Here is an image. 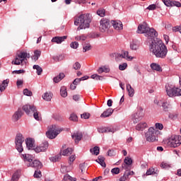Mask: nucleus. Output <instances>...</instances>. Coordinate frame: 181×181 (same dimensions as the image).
I'll return each mask as SVG.
<instances>
[{
    "label": "nucleus",
    "mask_w": 181,
    "mask_h": 181,
    "mask_svg": "<svg viewBox=\"0 0 181 181\" xmlns=\"http://www.w3.org/2000/svg\"><path fill=\"white\" fill-rule=\"evenodd\" d=\"M40 54H42V52H40V50H35L34 52V60L36 62L37 60H39V57L40 56Z\"/></svg>",
    "instance_id": "nucleus-41"
},
{
    "label": "nucleus",
    "mask_w": 181,
    "mask_h": 181,
    "mask_svg": "<svg viewBox=\"0 0 181 181\" xmlns=\"http://www.w3.org/2000/svg\"><path fill=\"white\" fill-rule=\"evenodd\" d=\"M53 97V93L51 92H46L42 95V98L45 101H52V98Z\"/></svg>",
    "instance_id": "nucleus-28"
},
{
    "label": "nucleus",
    "mask_w": 181,
    "mask_h": 181,
    "mask_svg": "<svg viewBox=\"0 0 181 181\" xmlns=\"http://www.w3.org/2000/svg\"><path fill=\"white\" fill-rule=\"evenodd\" d=\"M129 176H131V173L125 172L124 174L119 178V181H127Z\"/></svg>",
    "instance_id": "nucleus-33"
},
{
    "label": "nucleus",
    "mask_w": 181,
    "mask_h": 181,
    "mask_svg": "<svg viewBox=\"0 0 181 181\" xmlns=\"http://www.w3.org/2000/svg\"><path fill=\"white\" fill-rule=\"evenodd\" d=\"M90 152L93 153V155H95L96 156L100 155V147L98 146H95L93 148L90 149Z\"/></svg>",
    "instance_id": "nucleus-38"
},
{
    "label": "nucleus",
    "mask_w": 181,
    "mask_h": 181,
    "mask_svg": "<svg viewBox=\"0 0 181 181\" xmlns=\"http://www.w3.org/2000/svg\"><path fill=\"white\" fill-rule=\"evenodd\" d=\"M47 148H49V142L44 141L37 146L34 151L36 153H40V152H46L47 151Z\"/></svg>",
    "instance_id": "nucleus-11"
},
{
    "label": "nucleus",
    "mask_w": 181,
    "mask_h": 181,
    "mask_svg": "<svg viewBox=\"0 0 181 181\" xmlns=\"http://www.w3.org/2000/svg\"><path fill=\"white\" fill-rule=\"evenodd\" d=\"M74 25L78 27V30H81V29H87L90 28V23H91V14H81L78 17L74 18Z\"/></svg>",
    "instance_id": "nucleus-2"
},
{
    "label": "nucleus",
    "mask_w": 181,
    "mask_h": 181,
    "mask_svg": "<svg viewBox=\"0 0 181 181\" xmlns=\"http://www.w3.org/2000/svg\"><path fill=\"white\" fill-rule=\"evenodd\" d=\"M156 129H160V131H162L163 129V124L161 123H156L155 124Z\"/></svg>",
    "instance_id": "nucleus-52"
},
{
    "label": "nucleus",
    "mask_w": 181,
    "mask_h": 181,
    "mask_svg": "<svg viewBox=\"0 0 181 181\" xmlns=\"http://www.w3.org/2000/svg\"><path fill=\"white\" fill-rule=\"evenodd\" d=\"M166 93L169 97H177L181 95V89L179 88L171 87L169 85L165 86Z\"/></svg>",
    "instance_id": "nucleus-10"
},
{
    "label": "nucleus",
    "mask_w": 181,
    "mask_h": 181,
    "mask_svg": "<svg viewBox=\"0 0 181 181\" xmlns=\"http://www.w3.org/2000/svg\"><path fill=\"white\" fill-rule=\"evenodd\" d=\"M25 142V137H23V135L21 133H18L15 138V144H16V148L17 151L21 153V152H23V146H22V144Z\"/></svg>",
    "instance_id": "nucleus-7"
},
{
    "label": "nucleus",
    "mask_w": 181,
    "mask_h": 181,
    "mask_svg": "<svg viewBox=\"0 0 181 181\" xmlns=\"http://www.w3.org/2000/svg\"><path fill=\"white\" fill-rule=\"evenodd\" d=\"M168 103H163L162 105L163 108H164L165 111H168Z\"/></svg>",
    "instance_id": "nucleus-63"
},
{
    "label": "nucleus",
    "mask_w": 181,
    "mask_h": 181,
    "mask_svg": "<svg viewBox=\"0 0 181 181\" xmlns=\"http://www.w3.org/2000/svg\"><path fill=\"white\" fill-rule=\"evenodd\" d=\"M81 117L83 118L84 119H88V118H90V113L85 112L81 115Z\"/></svg>",
    "instance_id": "nucleus-54"
},
{
    "label": "nucleus",
    "mask_w": 181,
    "mask_h": 181,
    "mask_svg": "<svg viewBox=\"0 0 181 181\" xmlns=\"http://www.w3.org/2000/svg\"><path fill=\"white\" fill-rule=\"evenodd\" d=\"M130 49H132V50H138V49H139V42L136 40H133L130 43Z\"/></svg>",
    "instance_id": "nucleus-27"
},
{
    "label": "nucleus",
    "mask_w": 181,
    "mask_h": 181,
    "mask_svg": "<svg viewBox=\"0 0 181 181\" xmlns=\"http://www.w3.org/2000/svg\"><path fill=\"white\" fill-rule=\"evenodd\" d=\"M98 131L100 134H107V132H112L114 134L115 132V129L112 127H99L98 128Z\"/></svg>",
    "instance_id": "nucleus-16"
},
{
    "label": "nucleus",
    "mask_w": 181,
    "mask_h": 181,
    "mask_svg": "<svg viewBox=\"0 0 181 181\" xmlns=\"http://www.w3.org/2000/svg\"><path fill=\"white\" fill-rule=\"evenodd\" d=\"M74 160H76V156H71L69 157V165H71L72 162H74Z\"/></svg>",
    "instance_id": "nucleus-60"
},
{
    "label": "nucleus",
    "mask_w": 181,
    "mask_h": 181,
    "mask_svg": "<svg viewBox=\"0 0 181 181\" xmlns=\"http://www.w3.org/2000/svg\"><path fill=\"white\" fill-rule=\"evenodd\" d=\"M42 163L37 160H34L33 162L28 164V168H37V169H42Z\"/></svg>",
    "instance_id": "nucleus-17"
},
{
    "label": "nucleus",
    "mask_w": 181,
    "mask_h": 181,
    "mask_svg": "<svg viewBox=\"0 0 181 181\" xmlns=\"http://www.w3.org/2000/svg\"><path fill=\"white\" fill-rule=\"evenodd\" d=\"M71 153H73V148H68L62 152V155L64 156H69V155H71Z\"/></svg>",
    "instance_id": "nucleus-37"
},
{
    "label": "nucleus",
    "mask_w": 181,
    "mask_h": 181,
    "mask_svg": "<svg viewBox=\"0 0 181 181\" xmlns=\"http://www.w3.org/2000/svg\"><path fill=\"white\" fill-rule=\"evenodd\" d=\"M151 68L152 70H156V71H162V67H160V65L156 63H152L151 64Z\"/></svg>",
    "instance_id": "nucleus-32"
},
{
    "label": "nucleus",
    "mask_w": 181,
    "mask_h": 181,
    "mask_svg": "<svg viewBox=\"0 0 181 181\" xmlns=\"http://www.w3.org/2000/svg\"><path fill=\"white\" fill-rule=\"evenodd\" d=\"M160 167H161L163 169H169L170 165H169V164H168V163H162L161 165H160Z\"/></svg>",
    "instance_id": "nucleus-57"
},
{
    "label": "nucleus",
    "mask_w": 181,
    "mask_h": 181,
    "mask_svg": "<svg viewBox=\"0 0 181 181\" xmlns=\"http://www.w3.org/2000/svg\"><path fill=\"white\" fill-rule=\"evenodd\" d=\"M128 67V64L127 63H123L119 66V69L121 71L125 70Z\"/></svg>",
    "instance_id": "nucleus-51"
},
{
    "label": "nucleus",
    "mask_w": 181,
    "mask_h": 181,
    "mask_svg": "<svg viewBox=\"0 0 181 181\" xmlns=\"http://www.w3.org/2000/svg\"><path fill=\"white\" fill-rule=\"evenodd\" d=\"M70 121H74V122H76V121H78V117H77V115L72 113L69 117Z\"/></svg>",
    "instance_id": "nucleus-45"
},
{
    "label": "nucleus",
    "mask_w": 181,
    "mask_h": 181,
    "mask_svg": "<svg viewBox=\"0 0 181 181\" xmlns=\"http://www.w3.org/2000/svg\"><path fill=\"white\" fill-rule=\"evenodd\" d=\"M150 52L153 53L156 57L165 59L166 54H168V47L163 44L162 40L156 38L150 45Z\"/></svg>",
    "instance_id": "nucleus-1"
},
{
    "label": "nucleus",
    "mask_w": 181,
    "mask_h": 181,
    "mask_svg": "<svg viewBox=\"0 0 181 181\" xmlns=\"http://www.w3.org/2000/svg\"><path fill=\"white\" fill-rule=\"evenodd\" d=\"M168 146L171 148H177V146H180L181 145V136L174 135L172 136L168 141Z\"/></svg>",
    "instance_id": "nucleus-8"
},
{
    "label": "nucleus",
    "mask_w": 181,
    "mask_h": 181,
    "mask_svg": "<svg viewBox=\"0 0 181 181\" xmlns=\"http://www.w3.org/2000/svg\"><path fill=\"white\" fill-rule=\"evenodd\" d=\"M110 71V69H107L106 66H101L98 69V73L101 74L102 73H108Z\"/></svg>",
    "instance_id": "nucleus-39"
},
{
    "label": "nucleus",
    "mask_w": 181,
    "mask_h": 181,
    "mask_svg": "<svg viewBox=\"0 0 181 181\" xmlns=\"http://www.w3.org/2000/svg\"><path fill=\"white\" fill-rule=\"evenodd\" d=\"M23 110L25 111L27 115H30V112H33L35 119H36L37 121H40L39 112H37V110L36 109V107H35V105H25L23 106Z\"/></svg>",
    "instance_id": "nucleus-5"
},
{
    "label": "nucleus",
    "mask_w": 181,
    "mask_h": 181,
    "mask_svg": "<svg viewBox=\"0 0 181 181\" xmlns=\"http://www.w3.org/2000/svg\"><path fill=\"white\" fill-rule=\"evenodd\" d=\"M111 23L116 30H122L123 29V25H122V22L119 21H112Z\"/></svg>",
    "instance_id": "nucleus-15"
},
{
    "label": "nucleus",
    "mask_w": 181,
    "mask_h": 181,
    "mask_svg": "<svg viewBox=\"0 0 181 181\" xmlns=\"http://www.w3.org/2000/svg\"><path fill=\"white\" fill-rule=\"evenodd\" d=\"M104 160H105L104 157L99 156L98 158V160H96V162H98V163H100V165H101L103 168H105L106 165Z\"/></svg>",
    "instance_id": "nucleus-34"
},
{
    "label": "nucleus",
    "mask_w": 181,
    "mask_h": 181,
    "mask_svg": "<svg viewBox=\"0 0 181 181\" xmlns=\"http://www.w3.org/2000/svg\"><path fill=\"white\" fill-rule=\"evenodd\" d=\"M110 28H111V23L110 22V19L107 18H102L100 21L99 29L102 33H105V32H108L110 30Z\"/></svg>",
    "instance_id": "nucleus-9"
},
{
    "label": "nucleus",
    "mask_w": 181,
    "mask_h": 181,
    "mask_svg": "<svg viewBox=\"0 0 181 181\" xmlns=\"http://www.w3.org/2000/svg\"><path fill=\"white\" fill-rule=\"evenodd\" d=\"M147 9H148V11H155V9H156V5L151 4L147 7Z\"/></svg>",
    "instance_id": "nucleus-58"
},
{
    "label": "nucleus",
    "mask_w": 181,
    "mask_h": 181,
    "mask_svg": "<svg viewBox=\"0 0 181 181\" xmlns=\"http://www.w3.org/2000/svg\"><path fill=\"white\" fill-rule=\"evenodd\" d=\"M97 15H98L101 18H104V16H105V10H104L103 8L98 10Z\"/></svg>",
    "instance_id": "nucleus-43"
},
{
    "label": "nucleus",
    "mask_w": 181,
    "mask_h": 181,
    "mask_svg": "<svg viewBox=\"0 0 181 181\" xmlns=\"http://www.w3.org/2000/svg\"><path fill=\"white\" fill-rule=\"evenodd\" d=\"M88 78H90V77L88 76H83L80 78H78L79 81H84V80H88Z\"/></svg>",
    "instance_id": "nucleus-62"
},
{
    "label": "nucleus",
    "mask_w": 181,
    "mask_h": 181,
    "mask_svg": "<svg viewBox=\"0 0 181 181\" xmlns=\"http://www.w3.org/2000/svg\"><path fill=\"white\" fill-rule=\"evenodd\" d=\"M72 139H74L76 144H78L83 139V133L76 132L71 135Z\"/></svg>",
    "instance_id": "nucleus-14"
},
{
    "label": "nucleus",
    "mask_w": 181,
    "mask_h": 181,
    "mask_svg": "<svg viewBox=\"0 0 181 181\" xmlns=\"http://www.w3.org/2000/svg\"><path fill=\"white\" fill-rule=\"evenodd\" d=\"M8 84H9V79H6L3 81L2 83L0 85V95L3 91H5V90H6V87H8Z\"/></svg>",
    "instance_id": "nucleus-24"
},
{
    "label": "nucleus",
    "mask_w": 181,
    "mask_h": 181,
    "mask_svg": "<svg viewBox=\"0 0 181 181\" xmlns=\"http://www.w3.org/2000/svg\"><path fill=\"white\" fill-rule=\"evenodd\" d=\"M148 127V124H146V122H142L139 123L136 126V131H144V129H145V128Z\"/></svg>",
    "instance_id": "nucleus-25"
},
{
    "label": "nucleus",
    "mask_w": 181,
    "mask_h": 181,
    "mask_svg": "<svg viewBox=\"0 0 181 181\" xmlns=\"http://www.w3.org/2000/svg\"><path fill=\"white\" fill-rule=\"evenodd\" d=\"M88 50H91V45L90 44H85L83 47V52L86 53V52H88Z\"/></svg>",
    "instance_id": "nucleus-44"
},
{
    "label": "nucleus",
    "mask_w": 181,
    "mask_h": 181,
    "mask_svg": "<svg viewBox=\"0 0 181 181\" xmlns=\"http://www.w3.org/2000/svg\"><path fill=\"white\" fill-rule=\"evenodd\" d=\"M23 160L24 162H27V166L28 163H32V162L33 161V159L32 158V156L29 155V154H23Z\"/></svg>",
    "instance_id": "nucleus-29"
},
{
    "label": "nucleus",
    "mask_w": 181,
    "mask_h": 181,
    "mask_svg": "<svg viewBox=\"0 0 181 181\" xmlns=\"http://www.w3.org/2000/svg\"><path fill=\"white\" fill-rule=\"evenodd\" d=\"M67 39V36L64 35L62 37H54L52 39V43H57V45H60L63 43Z\"/></svg>",
    "instance_id": "nucleus-18"
},
{
    "label": "nucleus",
    "mask_w": 181,
    "mask_h": 181,
    "mask_svg": "<svg viewBox=\"0 0 181 181\" xmlns=\"http://www.w3.org/2000/svg\"><path fill=\"white\" fill-rule=\"evenodd\" d=\"M33 69L34 70H37V76H40L42 74V73H43V69H42V67H40V66L39 65H34L33 66Z\"/></svg>",
    "instance_id": "nucleus-35"
},
{
    "label": "nucleus",
    "mask_w": 181,
    "mask_h": 181,
    "mask_svg": "<svg viewBox=\"0 0 181 181\" xmlns=\"http://www.w3.org/2000/svg\"><path fill=\"white\" fill-rule=\"evenodd\" d=\"M19 173L16 172L13 174L11 181H18L19 180Z\"/></svg>",
    "instance_id": "nucleus-42"
},
{
    "label": "nucleus",
    "mask_w": 181,
    "mask_h": 181,
    "mask_svg": "<svg viewBox=\"0 0 181 181\" xmlns=\"http://www.w3.org/2000/svg\"><path fill=\"white\" fill-rule=\"evenodd\" d=\"M60 159H62V155L59 154V155H57L54 157H53L52 160L53 162H59V160H60Z\"/></svg>",
    "instance_id": "nucleus-49"
},
{
    "label": "nucleus",
    "mask_w": 181,
    "mask_h": 181,
    "mask_svg": "<svg viewBox=\"0 0 181 181\" xmlns=\"http://www.w3.org/2000/svg\"><path fill=\"white\" fill-rule=\"evenodd\" d=\"M34 177H36V178L42 177V172H40V170H35L34 173Z\"/></svg>",
    "instance_id": "nucleus-48"
},
{
    "label": "nucleus",
    "mask_w": 181,
    "mask_h": 181,
    "mask_svg": "<svg viewBox=\"0 0 181 181\" xmlns=\"http://www.w3.org/2000/svg\"><path fill=\"white\" fill-rule=\"evenodd\" d=\"M30 58V54H28L26 52H17L15 59L12 61L11 64L15 66H21L23 64L25 60Z\"/></svg>",
    "instance_id": "nucleus-3"
},
{
    "label": "nucleus",
    "mask_w": 181,
    "mask_h": 181,
    "mask_svg": "<svg viewBox=\"0 0 181 181\" xmlns=\"http://www.w3.org/2000/svg\"><path fill=\"white\" fill-rule=\"evenodd\" d=\"M67 88H66V86H62L61 89H60V94L62 95V97H63L64 98H65V97H67Z\"/></svg>",
    "instance_id": "nucleus-36"
},
{
    "label": "nucleus",
    "mask_w": 181,
    "mask_h": 181,
    "mask_svg": "<svg viewBox=\"0 0 181 181\" xmlns=\"http://www.w3.org/2000/svg\"><path fill=\"white\" fill-rule=\"evenodd\" d=\"M23 73H25V70L23 69H20L18 71H13L12 72V74H22Z\"/></svg>",
    "instance_id": "nucleus-59"
},
{
    "label": "nucleus",
    "mask_w": 181,
    "mask_h": 181,
    "mask_svg": "<svg viewBox=\"0 0 181 181\" xmlns=\"http://www.w3.org/2000/svg\"><path fill=\"white\" fill-rule=\"evenodd\" d=\"M154 173H155V169H153V168H149V169L147 170L146 175L147 176H149L150 175H153Z\"/></svg>",
    "instance_id": "nucleus-53"
},
{
    "label": "nucleus",
    "mask_w": 181,
    "mask_h": 181,
    "mask_svg": "<svg viewBox=\"0 0 181 181\" xmlns=\"http://www.w3.org/2000/svg\"><path fill=\"white\" fill-rule=\"evenodd\" d=\"M124 163H126L129 166H130V165H132V158H130L129 157H126L124 160Z\"/></svg>",
    "instance_id": "nucleus-46"
},
{
    "label": "nucleus",
    "mask_w": 181,
    "mask_h": 181,
    "mask_svg": "<svg viewBox=\"0 0 181 181\" xmlns=\"http://www.w3.org/2000/svg\"><path fill=\"white\" fill-rule=\"evenodd\" d=\"M112 175H118L119 173V168H115L112 169L111 170Z\"/></svg>",
    "instance_id": "nucleus-56"
},
{
    "label": "nucleus",
    "mask_w": 181,
    "mask_h": 181,
    "mask_svg": "<svg viewBox=\"0 0 181 181\" xmlns=\"http://www.w3.org/2000/svg\"><path fill=\"white\" fill-rule=\"evenodd\" d=\"M26 146L28 150L33 149V148L35 146V140L33 139H27L25 140Z\"/></svg>",
    "instance_id": "nucleus-23"
},
{
    "label": "nucleus",
    "mask_w": 181,
    "mask_h": 181,
    "mask_svg": "<svg viewBox=\"0 0 181 181\" xmlns=\"http://www.w3.org/2000/svg\"><path fill=\"white\" fill-rule=\"evenodd\" d=\"M73 69H74V70H80V69H81V64H80L78 62H76L73 65Z\"/></svg>",
    "instance_id": "nucleus-50"
},
{
    "label": "nucleus",
    "mask_w": 181,
    "mask_h": 181,
    "mask_svg": "<svg viewBox=\"0 0 181 181\" xmlns=\"http://www.w3.org/2000/svg\"><path fill=\"white\" fill-rule=\"evenodd\" d=\"M146 35L148 36V37H158V32H156L153 28H148Z\"/></svg>",
    "instance_id": "nucleus-21"
},
{
    "label": "nucleus",
    "mask_w": 181,
    "mask_h": 181,
    "mask_svg": "<svg viewBox=\"0 0 181 181\" xmlns=\"http://www.w3.org/2000/svg\"><path fill=\"white\" fill-rule=\"evenodd\" d=\"M108 156H114V150H109L107 151Z\"/></svg>",
    "instance_id": "nucleus-64"
},
{
    "label": "nucleus",
    "mask_w": 181,
    "mask_h": 181,
    "mask_svg": "<svg viewBox=\"0 0 181 181\" xmlns=\"http://www.w3.org/2000/svg\"><path fill=\"white\" fill-rule=\"evenodd\" d=\"M90 37H91L92 39H97V37H100V35L95 34V33H91L90 35Z\"/></svg>",
    "instance_id": "nucleus-61"
},
{
    "label": "nucleus",
    "mask_w": 181,
    "mask_h": 181,
    "mask_svg": "<svg viewBox=\"0 0 181 181\" xmlns=\"http://www.w3.org/2000/svg\"><path fill=\"white\" fill-rule=\"evenodd\" d=\"M24 95H28V97H32L33 93L32 91L29 90L28 88L23 90Z\"/></svg>",
    "instance_id": "nucleus-47"
},
{
    "label": "nucleus",
    "mask_w": 181,
    "mask_h": 181,
    "mask_svg": "<svg viewBox=\"0 0 181 181\" xmlns=\"http://www.w3.org/2000/svg\"><path fill=\"white\" fill-rule=\"evenodd\" d=\"M22 115H23V112H22V110L18 109V111H16L13 117H12V119L14 122H16V121L21 119V118L22 117Z\"/></svg>",
    "instance_id": "nucleus-20"
},
{
    "label": "nucleus",
    "mask_w": 181,
    "mask_h": 181,
    "mask_svg": "<svg viewBox=\"0 0 181 181\" xmlns=\"http://www.w3.org/2000/svg\"><path fill=\"white\" fill-rule=\"evenodd\" d=\"M144 118V112H138L135 115H134V123L136 124L139 121H141Z\"/></svg>",
    "instance_id": "nucleus-26"
},
{
    "label": "nucleus",
    "mask_w": 181,
    "mask_h": 181,
    "mask_svg": "<svg viewBox=\"0 0 181 181\" xmlns=\"http://www.w3.org/2000/svg\"><path fill=\"white\" fill-rule=\"evenodd\" d=\"M158 135H160V131L153 127H150L146 133V139L148 142H155V141H158Z\"/></svg>",
    "instance_id": "nucleus-4"
},
{
    "label": "nucleus",
    "mask_w": 181,
    "mask_h": 181,
    "mask_svg": "<svg viewBox=\"0 0 181 181\" xmlns=\"http://www.w3.org/2000/svg\"><path fill=\"white\" fill-rule=\"evenodd\" d=\"M64 74L63 73H60L57 76H55L53 78L54 83H59V81H62L63 78H64Z\"/></svg>",
    "instance_id": "nucleus-31"
},
{
    "label": "nucleus",
    "mask_w": 181,
    "mask_h": 181,
    "mask_svg": "<svg viewBox=\"0 0 181 181\" xmlns=\"http://www.w3.org/2000/svg\"><path fill=\"white\" fill-rule=\"evenodd\" d=\"M148 30H149V26H148V24L144 22L142 24L139 25L136 33H139L140 35L146 33V35Z\"/></svg>",
    "instance_id": "nucleus-12"
},
{
    "label": "nucleus",
    "mask_w": 181,
    "mask_h": 181,
    "mask_svg": "<svg viewBox=\"0 0 181 181\" xmlns=\"http://www.w3.org/2000/svg\"><path fill=\"white\" fill-rule=\"evenodd\" d=\"M127 90L129 93V96L132 97L135 94V90L131 86V84H127Z\"/></svg>",
    "instance_id": "nucleus-30"
},
{
    "label": "nucleus",
    "mask_w": 181,
    "mask_h": 181,
    "mask_svg": "<svg viewBox=\"0 0 181 181\" xmlns=\"http://www.w3.org/2000/svg\"><path fill=\"white\" fill-rule=\"evenodd\" d=\"M128 52H124L123 54H115L117 59H126L127 60H132V57H129Z\"/></svg>",
    "instance_id": "nucleus-19"
},
{
    "label": "nucleus",
    "mask_w": 181,
    "mask_h": 181,
    "mask_svg": "<svg viewBox=\"0 0 181 181\" xmlns=\"http://www.w3.org/2000/svg\"><path fill=\"white\" fill-rule=\"evenodd\" d=\"M70 170H71L70 167L62 165V168H61L62 173H64V174L69 173V172H70Z\"/></svg>",
    "instance_id": "nucleus-40"
},
{
    "label": "nucleus",
    "mask_w": 181,
    "mask_h": 181,
    "mask_svg": "<svg viewBox=\"0 0 181 181\" xmlns=\"http://www.w3.org/2000/svg\"><path fill=\"white\" fill-rule=\"evenodd\" d=\"M112 112H114V110H112V108H108L101 114L100 117L107 118L108 117H111V115H112Z\"/></svg>",
    "instance_id": "nucleus-22"
},
{
    "label": "nucleus",
    "mask_w": 181,
    "mask_h": 181,
    "mask_svg": "<svg viewBox=\"0 0 181 181\" xmlns=\"http://www.w3.org/2000/svg\"><path fill=\"white\" fill-rule=\"evenodd\" d=\"M60 132H62V130L59 129V127L54 124L48 127V131L46 132V135L49 139H54Z\"/></svg>",
    "instance_id": "nucleus-6"
},
{
    "label": "nucleus",
    "mask_w": 181,
    "mask_h": 181,
    "mask_svg": "<svg viewBox=\"0 0 181 181\" xmlns=\"http://www.w3.org/2000/svg\"><path fill=\"white\" fill-rule=\"evenodd\" d=\"M70 46L72 49H77L78 47V42H73L70 44Z\"/></svg>",
    "instance_id": "nucleus-55"
},
{
    "label": "nucleus",
    "mask_w": 181,
    "mask_h": 181,
    "mask_svg": "<svg viewBox=\"0 0 181 181\" xmlns=\"http://www.w3.org/2000/svg\"><path fill=\"white\" fill-rule=\"evenodd\" d=\"M163 4L165 6H177L180 8L181 4L179 1H171L170 0H163Z\"/></svg>",
    "instance_id": "nucleus-13"
}]
</instances>
